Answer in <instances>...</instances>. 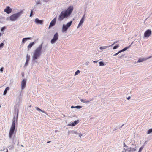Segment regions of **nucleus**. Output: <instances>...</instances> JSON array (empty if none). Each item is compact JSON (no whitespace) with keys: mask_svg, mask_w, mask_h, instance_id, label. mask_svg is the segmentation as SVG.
Wrapping results in <instances>:
<instances>
[{"mask_svg":"<svg viewBox=\"0 0 152 152\" xmlns=\"http://www.w3.org/2000/svg\"><path fill=\"white\" fill-rule=\"evenodd\" d=\"M130 46H131V45H130L129 46L127 47H126L123 49L121 50H120V53L126 51L128 49H129V48L130 47Z\"/></svg>","mask_w":152,"mask_h":152,"instance_id":"6ab92c4d","label":"nucleus"},{"mask_svg":"<svg viewBox=\"0 0 152 152\" xmlns=\"http://www.w3.org/2000/svg\"><path fill=\"white\" fill-rule=\"evenodd\" d=\"M71 108H75V106H72L71 107Z\"/></svg>","mask_w":152,"mask_h":152,"instance_id":"603ef678","label":"nucleus"},{"mask_svg":"<svg viewBox=\"0 0 152 152\" xmlns=\"http://www.w3.org/2000/svg\"><path fill=\"white\" fill-rule=\"evenodd\" d=\"M6 20H10V17H7L6 18Z\"/></svg>","mask_w":152,"mask_h":152,"instance_id":"c03bdc74","label":"nucleus"},{"mask_svg":"<svg viewBox=\"0 0 152 152\" xmlns=\"http://www.w3.org/2000/svg\"><path fill=\"white\" fill-rule=\"evenodd\" d=\"M130 96H129L128 97V98H127V99L128 100H129L130 99Z\"/></svg>","mask_w":152,"mask_h":152,"instance_id":"09e8293b","label":"nucleus"},{"mask_svg":"<svg viewBox=\"0 0 152 152\" xmlns=\"http://www.w3.org/2000/svg\"><path fill=\"white\" fill-rule=\"evenodd\" d=\"M81 135H81L80 134H79V137H81Z\"/></svg>","mask_w":152,"mask_h":152,"instance_id":"4d7b16f0","label":"nucleus"},{"mask_svg":"<svg viewBox=\"0 0 152 152\" xmlns=\"http://www.w3.org/2000/svg\"><path fill=\"white\" fill-rule=\"evenodd\" d=\"M58 38V35L57 33H56L53 36V39L57 40Z\"/></svg>","mask_w":152,"mask_h":152,"instance_id":"f3484780","label":"nucleus"},{"mask_svg":"<svg viewBox=\"0 0 152 152\" xmlns=\"http://www.w3.org/2000/svg\"><path fill=\"white\" fill-rule=\"evenodd\" d=\"M30 59V56L27 54L26 56V60H28L29 61Z\"/></svg>","mask_w":152,"mask_h":152,"instance_id":"a878e982","label":"nucleus"},{"mask_svg":"<svg viewBox=\"0 0 152 152\" xmlns=\"http://www.w3.org/2000/svg\"><path fill=\"white\" fill-rule=\"evenodd\" d=\"M82 107V106H75V108H76L77 109H80Z\"/></svg>","mask_w":152,"mask_h":152,"instance_id":"bb28decb","label":"nucleus"},{"mask_svg":"<svg viewBox=\"0 0 152 152\" xmlns=\"http://www.w3.org/2000/svg\"><path fill=\"white\" fill-rule=\"evenodd\" d=\"M4 27L2 28L1 29V31H2L3 30H4Z\"/></svg>","mask_w":152,"mask_h":152,"instance_id":"49530a36","label":"nucleus"},{"mask_svg":"<svg viewBox=\"0 0 152 152\" xmlns=\"http://www.w3.org/2000/svg\"><path fill=\"white\" fill-rule=\"evenodd\" d=\"M28 61L26 60V62L24 65L25 66H27Z\"/></svg>","mask_w":152,"mask_h":152,"instance_id":"c756f323","label":"nucleus"},{"mask_svg":"<svg viewBox=\"0 0 152 152\" xmlns=\"http://www.w3.org/2000/svg\"><path fill=\"white\" fill-rule=\"evenodd\" d=\"M26 80L23 79L22 80L21 84V89L22 90H23L26 87Z\"/></svg>","mask_w":152,"mask_h":152,"instance_id":"0eeeda50","label":"nucleus"},{"mask_svg":"<svg viewBox=\"0 0 152 152\" xmlns=\"http://www.w3.org/2000/svg\"><path fill=\"white\" fill-rule=\"evenodd\" d=\"M63 116L64 117H65V115H63Z\"/></svg>","mask_w":152,"mask_h":152,"instance_id":"bf43d9fd","label":"nucleus"},{"mask_svg":"<svg viewBox=\"0 0 152 152\" xmlns=\"http://www.w3.org/2000/svg\"><path fill=\"white\" fill-rule=\"evenodd\" d=\"M89 62H87L86 63V64H87V65H88Z\"/></svg>","mask_w":152,"mask_h":152,"instance_id":"3c124183","label":"nucleus"},{"mask_svg":"<svg viewBox=\"0 0 152 152\" xmlns=\"http://www.w3.org/2000/svg\"><path fill=\"white\" fill-rule=\"evenodd\" d=\"M78 123L79 121L78 120L75 121L74 122H72L71 124H69L68 125L70 126H73L78 124Z\"/></svg>","mask_w":152,"mask_h":152,"instance_id":"ddd939ff","label":"nucleus"},{"mask_svg":"<svg viewBox=\"0 0 152 152\" xmlns=\"http://www.w3.org/2000/svg\"><path fill=\"white\" fill-rule=\"evenodd\" d=\"M18 114L16 118L15 117L13 118L12 126L10 129L9 133H13L15 128V121H17Z\"/></svg>","mask_w":152,"mask_h":152,"instance_id":"20e7f679","label":"nucleus"},{"mask_svg":"<svg viewBox=\"0 0 152 152\" xmlns=\"http://www.w3.org/2000/svg\"><path fill=\"white\" fill-rule=\"evenodd\" d=\"M124 125V124H123L120 127V128H122V126Z\"/></svg>","mask_w":152,"mask_h":152,"instance_id":"864d4df0","label":"nucleus"},{"mask_svg":"<svg viewBox=\"0 0 152 152\" xmlns=\"http://www.w3.org/2000/svg\"><path fill=\"white\" fill-rule=\"evenodd\" d=\"M142 147H141L139 149V152H141L142 150Z\"/></svg>","mask_w":152,"mask_h":152,"instance_id":"79ce46f5","label":"nucleus"},{"mask_svg":"<svg viewBox=\"0 0 152 152\" xmlns=\"http://www.w3.org/2000/svg\"><path fill=\"white\" fill-rule=\"evenodd\" d=\"M30 39V38L29 37L28 38H23L22 40V44L24 43L26 41L28 40H29Z\"/></svg>","mask_w":152,"mask_h":152,"instance_id":"dca6fc26","label":"nucleus"},{"mask_svg":"<svg viewBox=\"0 0 152 152\" xmlns=\"http://www.w3.org/2000/svg\"><path fill=\"white\" fill-rule=\"evenodd\" d=\"M36 108V109L37 111H41L42 112H43V113H45L46 114V113L45 112V111H44L43 110H42L40 109L39 108L37 107Z\"/></svg>","mask_w":152,"mask_h":152,"instance_id":"aec40b11","label":"nucleus"},{"mask_svg":"<svg viewBox=\"0 0 152 152\" xmlns=\"http://www.w3.org/2000/svg\"><path fill=\"white\" fill-rule=\"evenodd\" d=\"M23 11H21L18 12L14 14L10 17V20L11 21H15L18 19L23 13Z\"/></svg>","mask_w":152,"mask_h":152,"instance_id":"7ed1b4c3","label":"nucleus"},{"mask_svg":"<svg viewBox=\"0 0 152 152\" xmlns=\"http://www.w3.org/2000/svg\"><path fill=\"white\" fill-rule=\"evenodd\" d=\"M13 134H9V137L10 138L12 137V135Z\"/></svg>","mask_w":152,"mask_h":152,"instance_id":"a19ab883","label":"nucleus"},{"mask_svg":"<svg viewBox=\"0 0 152 152\" xmlns=\"http://www.w3.org/2000/svg\"><path fill=\"white\" fill-rule=\"evenodd\" d=\"M43 44L42 43L34 50L32 56V60L33 61L37 59L41 55Z\"/></svg>","mask_w":152,"mask_h":152,"instance_id":"f03ea898","label":"nucleus"},{"mask_svg":"<svg viewBox=\"0 0 152 152\" xmlns=\"http://www.w3.org/2000/svg\"><path fill=\"white\" fill-rule=\"evenodd\" d=\"M9 89H10L9 87H7L6 88H5V89L4 91V92L3 95H5L7 93V91Z\"/></svg>","mask_w":152,"mask_h":152,"instance_id":"a211bd4d","label":"nucleus"},{"mask_svg":"<svg viewBox=\"0 0 152 152\" xmlns=\"http://www.w3.org/2000/svg\"><path fill=\"white\" fill-rule=\"evenodd\" d=\"M125 152H135L136 149L134 148H125Z\"/></svg>","mask_w":152,"mask_h":152,"instance_id":"9b49d317","label":"nucleus"},{"mask_svg":"<svg viewBox=\"0 0 152 152\" xmlns=\"http://www.w3.org/2000/svg\"><path fill=\"white\" fill-rule=\"evenodd\" d=\"M98 61H93V62L94 63H96L98 62Z\"/></svg>","mask_w":152,"mask_h":152,"instance_id":"8fccbe9b","label":"nucleus"},{"mask_svg":"<svg viewBox=\"0 0 152 152\" xmlns=\"http://www.w3.org/2000/svg\"><path fill=\"white\" fill-rule=\"evenodd\" d=\"M33 12L32 10H31V13H30V17H31L33 15Z\"/></svg>","mask_w":152,"mask_h":152,"instance_id":"473e14b6","label":"nucleus"},{"mask_svg":"<svg viewBox=\"0 0 152 152\" xmlns=\"http://www.w3.org/2000/svg\"><path fill=\"white\" fill-rule=\"evenodd\" d=\"M4 11L7 13L9 14L11 12L12 9L9 6H7L4 10Z\"/></svg>","mask_w":152,"mask_h":152,"instance_id":"9d476101","label":"nucleus"},{"mask_svg":"<svg viewBox=\"0 0 152 152\" xmlns=\"http://www.w3.org/2000/svg\"><path fill=\"white\" fill-rule=\"evenodd\" d=\"M73 10V6L69 7L66 10L62 11L60 14L58 20L59 21H61L64 19L66 18L69 16Z\"/></svg>","mask_w":152,"mask_h":152,"instance_id":"f257e3e1","label":"nucleus"},{"mask_svg":"<svg viewBox=\"0 0 152 152\" xmlns=\"http://www.w3.org/2000/svg\"><path fill=\"white\" fill-rule=\"evenodd\" d=\"M120 53V51H118V52L117 53H116L114 54V55H113V56H116L117 55H118V54L119 53Z\"/></svg>","mask_w":152,"mask_h":152,"instance_id":"c9c22d12","label":"nucleus"},{"mask_svg":"<svg viewBox=\"0 0 152 152\" xmlns=\"http://www.w3.org/2000/svg\"><path fill=\"white\" fill-rule=\"evenodd\" d=\"M3 69H4V68L3 67L1 68L0 69V71L1 72H3Z\"/></svg>","mask_w":152,"mask_h":152,"instance_id":"58836bf2","label":"nucleus"},{"mask_svg":"<svg viewBox=\"0 0 152 152\" xmlns=\"http://www.w3.org/2000/svg\"><path fill=\"white\" fill-rule=\"evenodd\" d=\"M152 56H150L149 57H146V58H140L139 59L138 61H137V63H140L144 61H146L150 58H151V57Z\"/></svg>","mask_w":152,"mask_h":152,"instance_id":"1a4fd4ad","label":"nucleus"},{"mask_svg":"<svg viewBox=\"0 0 152 152\" xmlns=\"http://www.w3.org/2000/svg\"><path fill=\"white\" fill-rule=\"evenodd\" d=\"M119 47L118 45H117L116 46H115L113 47V49H115L118 48Z\"/></svg>","mask_w":152,"mask_h":152,"instance_id":"7c9ffc66","label":"nucleus"},{"mask_svg":"<svg viewBox=\"0 0 152 152\" xmlns=\"http://www.w3.org/2000/svg\"><path fill=\"white\" fill-rule=\"evenodd\" d=\"M51 142V141H48L47 142V143H49Z\"/></svg>","mask_w":152,"mask_h":152,"instance_id":"6e6d98bb","label":"nucleus"},{"mask_svg":"<svg viewBox=\"0 0 152 152\" xmlns=\"http://www.w3.org/2000/svg\"><path fill=\"white\" fill-rule=\"evenodd\" d=\"M23 90H21V91H20V95H19V99L20 98H21L22 96H23Z\"/></svg>","mask_w":152,"mask_h":152,"instance_id":"5701e85b","label":"nucleus"},{"mask_svg":"<svg viewBox=\"0 0 152 152\" xmlns=\"http://www.w3.org/2000/svg\"><path fill=\"white\" fill-rule=\"evenodd\" d=\"M117 42H115L113 44H112L111 45H109V46H109V47H111V46H113V45L114 44L116 43H117Z\"/></svg>","mask_w":152,"mask_h":152,"instance_id":"4c0bfd02","label":"nucleus"},{"mask_svg":"<svg viewBox=\"0 0 152 152\" xmlns=\"http://www.w3.org/2000/svg\"><path fill=\"white\" fill-rule=\"evenodd\" d=\"M99 66H103L104 65V63L102 61L100 62L99 63Z\"/></svg>","mask_w":152,"mask_h":152,"instance_id":"393cba45","label":"nucleus"},{"mask_svg":"<svg viewBox=\"0 0 152 152\" xmlns=\"http://www.w3.org/2000/svg\"><path fill=\"white\" fill-rule=\"evenodd\" d=\"M131 141L132 142V144H131V145H133V143H134V140H131Z\"/></svg>","mask_w":152,"mask_h":152,"instance_id":"ea45409f","label":"nucleus"},{"mask_svg":"<svg viewBox=\"0 0 152 152\" xmlns=\"http://www.w3.org/2000/svg\"><path fill=\"white\" fill-rule=\"evenodd\" d=\"M80 100L83 103H85V102H86V100L83 99H81Z\"/></svg>","mask_w":152,"mask_h":152,"instance_id":"e433bc0d","label":"nucleus"},{"mask_svg":"<svg viewBox=\"0 0 152 152\" xmlns=\"http://www.w3.org/2000/svg\"><path fill=\"white\" fill-rule=\"evenodd\" d=\"M35 43V42H32L30 43L29 45L27 46L28 50V51L29 49H31L32 46Z\"/></svg>","mask_w":152,"mask_h":152,"instance_id":"4468645a","label":"nucleus"},{"mask_svg":"<svg viewBox=\"0 0 152 152\" xmlns=\"http://www.w3.org/2000/svg\"><path fill=\"white\" fill-rule=\"evenodd\" d=\"M35 22L37 24L42 25L43 20H39L38 18H37L35 20Z\"/></svg>","mask_w":152,"mask_h":152,"instance_id":"f8f14e48","label":"nucleus"},{"mask_svg":"<svg viewBox=\"0 0 152 152\" xmlns=\"http://www.w3.org/2000/svg\"><path fill=\"white\" fill-rule=\"evenodd\" d=\"M84 20H85L83 19H81L78 25V26H77V28H79L80 26L82 25V24L83 23Z\"/></svg>","mask_w":152,"mask_h":152,"instance_id":"2eb2a0df","label":"nucleus"},{"mask_svg":"<svg viewBox=\"0 0 152 152\" xmlns=\"http://www.w3.org/2000/svg\"><path fill=\"white\" fill-rule=\"evenodd\" d=\"M42 0L44 1H45V2H47L49 0Z\"/></svg>","mask_w":152,"mask_h":152,"instance_id":"a18cd8bd","label":"nucleus"},{"mask_svg":"<svg viewBox=\"0 0 152 152\" xmlns=\"http://www.w3.org/2000/svg\"><path fill=\"white\" fill-rule=\"evenodd\" d=\"M152 133V129H151L148 130V131L147 133Z\"/></svg>","mask_w":152,"mask_h":152,"instance_id":"2f4dec72","label":"nucleus"},{"mask_svg":"<svg viewBox=\"0 0 152 152\" xmlns=\"http://www.w3.org/2000/svg\"><path fill=\"white\" fill-rule=\"evenodd\" d=\"M80 73V70H77V71L75 73V74H74V75L75 76H76L77 75H78L79 73Z\"/></svg>","mask_w":152,"mask_h":152,"instance_id":"b1692460","label":"nucleus"},{"mask_svg":"<svg viewBox=\"0 0 152 152\" xmlns=\"http://www.w3.org/2000/svg\"><path fill=\"white\" fill-rule=\"evenodd\" d=\"M133 43H134V42H132L131 43V45H131H131H132Z\"/></svg>","mask_w":152,"mask_h":152,"instance_id":"5fc2aeb1","label":"nucleus"},{"mask_svg":"<svg viewBox=\"0 0 152 152\" xmlns=\"http://www.w3.org/2000/svg\"><path fill=\"white\" fill-rule=\"evenodd\" d=\"M4 43H1L0 44V50H1L3 47L4 46Z\"/></svg>","mask_w":152,"mask_h":152,"instance_id":"cd10ccee","label":"nucleus"},{"mask_svg":"<svg viewBox=\"0 0 152 152\" xmlns=\"http://www.w3.org/2000/svg\"><path fill=\"white\" fill-rule=\"evenodd\" d=\"M57 40L54 39H53L51 40L50 42L52 44H54Z\"/></svg>","mask_w":152,"mask_h":152,"instance_id":"4be33fe9","label":"nucleus"},{"mask_svg":"<svg viewBox=\"0 0 152 152\" xmlns=\"http://www.w3.org/2000/svg\"><path fill=\"white\" fill-rule=\"evenodd\" d=\"M109 48V46H104L101 47L100 48V49L101 50L107 48Z\"/></svg>","mask_w":152,"mask_h":152,"instance_id":"412c9836","label":"nucleus"},{"mask_svg":"<svg viewBox=\"0 0 152 152\" xmlns=\"http://www.w3.org/2000/svg\"><path fill=\"white\" fill-rule=\"evenodd\" d=\"M72 21L68 22L66 25L64 24L62 28V32H66L68 28L71 26Z\"/></svg>","mask_w":152,"mask_h":152,"instance_id":"39448f33","label":"nucleus"},{"mask_svg":"<svg viewBox=\"0 0 152 152\" xmlns=\"http://www.w3.org/2000/svg\"><path fill=\"white\" fill-rule=\"evenodd\" d=\"M124 56V55H122L121 56H120L118 58H121L122 57Z\"/></svg>","mask_w":152,"mask_h":152,"instance_id":"de8ad7c7","label":"nucleus"},{"mask_svg":"<svg viewBox=\"0 0 152 152\" xmlns=\"http://www.w3.org/2000/svg\"><path fill=\"white\" fill-rule=\"evenodd\" d=\"M40 0H37V1H36V4L37 5L39 4H40Z\"/></svg>","mask_w":152,"mask_h":152,"instance_id":"c85d7f7f","label":"nucleus"},{"mask_svg":"<svg viewBox=\"0 0 152 152\" xmlns=\"http://www.w3.org/2000/svg\"><path fill=\"white\" fill-rule=\"evenodd\" d=\"M56 17L54 18L53 19L51 22L49 26L48 27L49 29H50V27L54 26L56 23Z\"/></svg>","mask_w":152,"mask_h":152,"instance_id":"6e6552de","label":"nucleus"},{"mask_svg":"<svg viewBox=\"0 0 152 152\" xmlns=\"http://www.w3.org/2000/svg\"><path fill=\"white\" fill-rule=\"evenodd\" d=\"M152 31L151 30L148 29L146 30L144 33V38H148L151 34Z\"/></svg>","mask_w":152,"mask_h":152,"instance_id":"423d86ee","label":"nucleus"},{"mask_svg":"<svg viewBox=\"0 0 152 152\" xmlns=\"http://www.w3.org/2000/svg\"><path fill=\"white\" fill-rule=\"evenodd\" d=\"M93 100V99H91L90 100H87V101H86V102H85V103H89L90 101H92Z\"/></svg>","mask_w":152,"mask_h":152,"instance_id":"72a5a7b5","label":"nucleus"},{"mask_svg":"<svg viewBox=\"0 0 152 152\" xmlns=\"http://www.w3.org/2000/svg\"><path fill=\"white\" fill-rule=\"evenodd\" d=\"M85 14H84V15H83V16L82 19H83L85 20Z\"/></svg>","mask_w":152,"mask_h":152,"instance_id":"37998d69","label":"nucleus"},{"mask_svg":"<svg viewBox=\"0 0 152 152\" xmlns=\"http://www.w3.org/2000/svg\"><path fill=\"white\" fill-rule=\"evenodd\" d=\"M1 33H0V37H1Z\"/></svg>","mask_w":152,"mask_h":152,"instance_id":"13d9d810","label":"nucleus"},{"mask_svg":"<svg viewBox=\"0 0 152 152\" xmlns=\"http://www.w3.org/2000/svg\"><path fill=\"white\" fill-rule=\"evenodd\" d=\"M124 147H125V148H124V150H125V148H128V147L126 146V145H125V143H124Z\"/></svg>","mask_w":152,"mask_h":152,"instance_id":"f704fd0d","label":"nucleus"}]
</instances>
